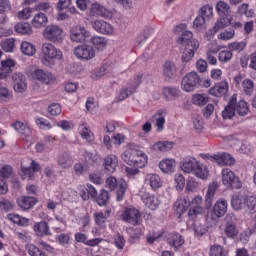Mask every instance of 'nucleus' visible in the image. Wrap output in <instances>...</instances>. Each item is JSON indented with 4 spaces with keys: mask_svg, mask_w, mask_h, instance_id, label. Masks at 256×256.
Returning a JSON list of instances; mask_svg holds the SVG:
<instances>
[{
    "mask_svg": "<svg viewBox=\"0 0 256 256\" xmlns=\"http://www.w3.org/2000/svg\"><path fill=\"white\" fill-rule=\"evenodd\" d=\"M121 157L127 165H130V167H136L137 169H143L149 161L145 152L135 150L133 148L126 149Z\"/></svg>",
    "mask_w": 256,
    "mask_h": 256,
    "instance_id": "nucleus-1",
    "label": "nucleus"
},
{
    "mask_svg": "<svg viewBox=\"0 0 256 256\" xmlns=\"http://www.w3.org/2000/svg\"><path fill=\"white\" fill-rule=\"evenodd\" d=\"M61 61L63 59V52L55 47V45L51 43H44L42 45V63L49 67L51 65V61Z\"/></svg>",
    "mask_w": 256,
    "mask_h": 256,
    "instance_id": "nucleus-2",
    "label": "nucleus"
},
{
    "mask_svg": "<svg viewBox=\"0 0 256 256\" xmlns=\"http://www.w3.org/2000/svg\"><path fill=\"white\" fill-rule=\"evenodd\" d=\"M200 157L204 159V161H211L212 163H217L220 167H226L235 165V158L227 153V152H221L217 154H200Z\"/></svg>",
    "mask_w": 256,
    "mask_h": 256,
    "instance_id": "nucleus-3",
    "label": "nucleus"
},
{
    "mask_svg": "<svg viewBox=\"0 0 256 256\" xmlns=\"http://www.w3.org/2000/svg\"><path fill=\"white\" fill-rule=\"evenodd\" d=\"M199 87H201V76L197 72H189L181 80V89L186 93H191Z\"/></svg>",
    "mask_w": 256,
    "mask_h": 256,
    "instance_id": "nucleus-4",
    "label": "nucleus"
},
{
    "mask_svg": "<svg viewBox=\"0 0 256 256\" xmlns=\"http://www.w3.org/2000/svg\"><path fill=\"white\" fill-rule=\"evenodd\" d=\"M106 187L110 191H115L116 189V201H123L127 192V182L125 180L117 181V178L110 176L106 179Z\"/></svg>",
    "mask_w": 256,
    "mask_h": 256,
    "instance_id": "nucleus-5",
    "label": "nucleus"
},
{
    "mask_svg": "<svg viewBox=\"0 0 256 256\" xmlns=\"http://www.w3.org/2000/svg\"><path fill=\"white\" fill-rule=\"evenodd\" d=\"M43 37L50 43H63V28L59 25H48L43 31Z\"/></svg>",
    "mask_w": 256,
    "mask_h": 256,
    "instance_id": "nucleus-6",
    "label": "nucleus"
},
{
    "mask_svg": "<svg viewBox=\"0 0 256 256\" xmlns=\"http://www.w3.org/2000/svg\"><path fill=\"white\" fill-rule=\"evenodd\" d=\"M221 175L222 183L225 187H228V189H241V180H239V177L235 176V173L231 171V169H223Z\"/></svg>",
    "mask_w": 256,
    "mask_h": 256,
    "instance_id": "nucleus-7",
    "label": "nucleus"
},
{
    "mask_svg": "<svg viewBox=\"0 0 256 256\" xmlns=\"http://www.w3.org/2000/svg\"><path fill=\"white\" fill-rule=\"evenodd\" d=\"M227 207H229V204L225 198L218 199L210 210L211 219H213V221H217V219L224 217V215L227 213Z\"/></svg>",
    "mask_w": 256,
    "mask_h": 256,
    "instance_id": "nucleus-8",
    "label": "nucleus"
},
{
    "mask_svg": "<svg viewBox=\"0 0 256 256\" xmlns=\"http://www.w3.org/2000/svg\"><path fill=\"white\" fill-rule=\"evenodd\" d=\"M74 55L82 61H90L95 57V49L93 46L82 44L74 48Z\"/></svg>",
    "mask_w": 256,
    "mask_h": 256,
    "instance_id": "nucleus-9",
    "label": "nucleus"
},
{
    "mask_svg": "<svg viewBox=\"0 0 256 256\" xmlns=\"http://www.w3.org/2000/svg\"><path fill=\"white\" fill-rule=\"evenodd\" d=\"M122 221L130 223V225H139L141 212L135 207H126L122 212Z\"/></svg>",
    "mask_w": 256,
    "mask_h": 256,
    "instance_id": "nucleus-10",
    "label": "nucleus"
},
{
    "mask_svg": "<svg viewBox=\"0 0 256 256\" xmlns=\"http://www.w3.org/2000/svg\"><path fill=\"white\" fill-rule=\"evenodd\" d=\"M89 35L90 33L85 29V26L76 25L72 26L70 29V40L73 41V43H83Z\"/></svg>",
    "mask_w": 256,
    "mask_h": 256,
    "instance_id": "nucleus-11",
    "label": "nucleus"
},
{
    "mask_svg": "<svg viewBox=\"0 0 256 256\" xmlns=\"http://www.w3.org/2000/svg\"><path fill=\"white\" fill-rule=\"evenodd\" d=\"M233 20H228L227 18L224 17H219L217 21L215 22L214 26L208 30L206 33V39L208 41H211L219 31L226 29V27H229V23H231Z\"/></svg>",
    "mask_w": 256,
    "mask_h": 256,
    "instance_id": "nucleus-12",
    "label": "nucleus"
},
{
    "mask_svg": "<svg viewBox=\"0 0 256 256\" xmlns=\"http://www.w3.org/2000/svg\"><path fill=\"white\" fill-rule=\"evenodd\" d=\"M167 243L174 251H179L185 245V238L179 232H172L167 236Z\"/></svg>",
    "mask_w": 256,
    "mask_h": 256,
    "instance_id": "nucleus-13",
    "label": "nucleus"
},
{
    "mask_svg": "<svg viewBox=\"0 0 256 256\" xmlns=\"http://www.w3.org/2000/svg\"><path fill=\"white\" fill-rule=\"evenodd\" d=\"M199 49V41L198 40H192L190 41L182 54V63H189L193 57H195V51Z\"/></svg>",
    "mask_w": 256,
    "mask_h": 256,
    "instance_id": "nucleus-14",
    "label": "nucleus"
},
{
    "mask_svg": "<svg viewBox=\"0 0 256 256\" xmlns=\"http://www.w3.org/2000/svg\"><path fill=\"white\" fill-rule=\"evenodd\" d=\"M229 93V82L227 80H223L215 84L214 87L209 89V94L212 97H223Z\"/></svg>",
    "mask_w": 256,
    "mask_h": 256,
    "instance_id": "nucleus-15",
    "label": "nucleus"
},
{
    "mask_svg": "<svg viewBox=\"0 0 256 256\" xmlns=\"http://www.w3.org/2000/svg\"><path fill=\"white\" fill-rule=\"evenodd\" d=\"M92 27L97 33H101L102 35H111L113 33V25L105 20L93 21Z\"/></svg>",
    "mask_w": 256,
    "mask_h": 256,
    "instance_id": "nucleus-16",
    "label": "nucleus"
},
{
    "mask_svg": "<svg viewBox=\"0 0 256 256\" xmlns=\"http://www.w3.org/2000/svg\"><path fill=\"white\" fill-rule=\"evenodd\" d=\"M216 12L219 17H224L228 21H233V14L231 13V6L227 2L220 0L216 4Z\"/></svg>",
    "mask_w": 256,
    "mask_h": 256,
    "instance_id": "nucleus-17",
    "label": "nucleus"
},
{
    "mask_svg": "<svg viewBox=\"0 0 256 256\" xmlns=\"http://www.w3.org/2000/svg\"><path fill=\"white\" fill-rule=\"evenodd\" d=\"M33 231L37 237H49L51 236V228L46 221H40L34 223Z\"/></svg>",
    "mask_w": 256,
    "mask_h": 256,
    "instance_id": "nucleus-18",
    "label": "nucleus"
},
{
    "mask_svg": "<svg viewBox=\"0 0 256 256\" xmlns=\"http://www.w3.org/2000/svg\"><path fill=\"white\" fill-rule=\"evenodd\" d=\"M190 207L191 200H189L188 196L184 198L179 197L174 204V209L179 217H181L184 213H187V209H189Z\"/></svg>",
    "mask_w": 256,
    "mask_h": 256,
    "instance_id": "nucleus-19",
    "label": "nucleus"
},
{
    "mask_svg": "<svg viewBox=\"0 0 256 256\" xmlns=\"http://www.w3.org/2000/svg\"><path fill=\"white\" fill-rule=\"evenodd\" d=\"M141 200L143 203L148 207V209H151L152 211H155L157 207L161 204V201H159V198L155 195H151L147 192H142L141 194Z\"/></svg>",
    "mask_w": 256,
    "mask_h": 256,
    "instance_id": "nucleus-20",
    "label": "nucleus"
},
{
    "mask_svg": "<svg viewBox=\"0 0 256 256\" xmlns=\"http://www.w3.org/2000/svg\"><path fill=\"white\" fill-rule=\"evenodd\" d=\"M12 81L14 91H16V93H23V91L27 89V84L25 83V76L23 75V73H14L12 75Z\"/></svg>",
    "mask_w": 256,
    "mask_h": 256,
    "instance_id": "nucleus-21",
    "label": "nucleus"
},
{
    "mask_svg": "<svg viewBox=\"0 0 256 256\" xmlns=\"http://www.w3.org/2000/svg\"><path fill=\"white\" fill-rule=\"evenodd\" d=\"M97 188L93 184H86L80 188V197L83 201H89V199H97Z\"/></svg>",
    "mask_w": 256,
    "mask_h": 256,
    "instance_id": "nucleus-22",
    "label": "nucleus"
},
{
    "mask_svg": "<svg viewBox=\"0 0 256 256\" xmlns=\"http://www.w3.org/2000/svg\"><path fill=\"white\" fill-rule=\"evenodd\" d=\"M34 78L40 83H45V85H51V83H55V75L51 72H45L44 70L38 69L34 72Z\"/></svg>",
    "mask_w": 256,
    "mask_h": 256,
    "instance_id": "nucleus-23",
    "label": "nucleus"
},
{
    "mask_svg": "<svg viewBox=\"0 0 256 256\" xmlns=\"http://www.w3.org/2000/svg\"><path fill=\"white\" fill-rule=\"evenodd\" d=\"M119 160L115 154H109L104 158L103 167L107 173H115Z\"/></svg>",
    "mask_w": 256,
    "mask_h": 256,
    "instance_id": "nucleus-24",
    "label": "nucleus"
},
{
    "mask_svg": "<svg viewBox=\"0 0 256 256\" xmlns=\"http://www.w3.org/2000/svg\"><path fill=\"white\" fill-rule=\"evenodd\" d=\"M13 67H15V60H3L0 66V79H7V77L13 73Z\"/></svg>",
    "mask_w": 256,
    "mask_h": 256,
    "instance_id": "nucleus-25",
    "label": "nucleus"
},
{
    "mask_svg": "<svg viewBox=\"0 0 256 256\" xmlns=\"http://www.w3.org/2000/svg\"><path fill=\"white\" fill-rule=\"evenodd\" d=\"M145 184L149 185L152 191H157V189L163 187V180L161 179V176L157 174H147L145 176Z\"/></svg>",
    "mask_w": 256,
    "mask_h": 256,
    "instance_id": "nucleus-26",
    "label": "nucleus"
},
{
    "mask_svg": "<svg viewBox=\"0 0 256 256\" xmlns=\"http://www.w3.org/2000/svg\"><path fill=\"white\" fill-rule=\"evenodd\" d=\"M17 205L24 211H28V209H33L37 205V199L31 196H20L17 199Z\"/></svg>",
    "mask_w": 256,
    "mask_h": 256,
    "instance_id": "nucleus-27",
    "label": "nucleus"
},
{
    "mask_svg": "<svg viewBox=\"0 0 256 256\" xmlns=\"http://www.w3.org/2000/svg\"><path fill=\"white\" fill-rule=\"evenodd\" d=\"M90 13L93 17H104V19H109V17H111V12L97 2L91 5Z\"/></svg>",
    "mask_w": 256,
    "mask_h": 256,
    "instance_id": "nucleus-28",
    "label": "nucleus"
},
{
    "mask_svg": "<svg viewBox=\"0 0 256 256\" xmlns=\"http://www.w3.org/2000/svg\"><path fill=\"white\" fill-rule=\"evenodd\" d=\"M222 117L223 119H237V114L235 112V95H232L228 104L222 111Z\"/></svg>",
    "mask_w": 256,
    "mask_h": 256,
    "instance_id": "nucleus-29",
    "label": "nucleus"
},
{
    "mask_svg": "<svg viewBox=\"0 0 256 256\" xmlns=\"http://www.w3.org/2000/svg\"><path fill=\"white\" fill-rule=\"evenodd\" d=\"M234 109L236 117H246V115H249V104L245 100L237 102V95H235Z\"/></svg>",
    "mask_w": 256,
    "mask_h": 256,
    "instance_id": "nucleus-30",
    "label": "nucleus"
},
{
    "mask_svg": "<svg viewBox=\"0 0 256 256\" xmlns=\"http://www.w3.org/2000/svg\"><path fill=\"white\" fill-rule=\"evenodd\" d=\"M175 167H177V162L175 159H163L159 163V169L162 171V173H166L167 175L175 173Z\"/></svg>",
    "mask_w": 256,
    "mask_h": 256,
    "instance_id": "nucleus-31",
    "label": "nucleus"
},
{
    "mask_svg": "<svg viewBox=\"0 0 256 256\" xmlns=\"http://www.w3.org/2000/svg\"><path fill=\"white\" fill-rule=\"evenodd\" d=\"M246 204H247L246 196H243L241 194H236L232 196L231 207L235 211H241V209H244Z\"/></svg>",
    "mask_w": 256,
    "mask_h": 256,
    "instance_id": "nucleus-32",
    "label": "nucleus"
},
{
    "mask_svg": "<svg viewBox=\"0 0 256 256\" xmlns=\"http://www.w3.org/2000/svg\"><path fill=\"white\" fill-rule=\"evenodd\" d=\"M78 131L82 139H85L88 143H93L95 136L93 135L91 129H89V126H87L86 122L79 124Z\"/></svg>",
    "mask_w": 256,
    "mask_h": 256,
    "instance_id": "nucleus-33",
    "label": "nucleus"
},
{
    "mask_svg": "<svg viewBox=\"0 0 256 256\" xmlns=\"http://www.w3.org/2000/svg\"><path fill=\"white\" fill-rule=\"evenodd\" d=\"M221 51V46L211 43L208 46V51L206 53L207 61L210 65H217V58L213 55H217Z\"/></svg>",
    "mask_w": 256,
    "mask_h": 256,
    "instance_id": "nucleus-34",
    "label": "nucleus"
},
{
    "mask_svg": "<svg viewBox=\"0 0 256 256\" xmlns=\"http://www.w3.org/2000/svg\"><path fill=\"white\" fill-rule=\"evenodd\" d=\"M198 163H199V161H197V159H195V158H185L181 162L180 167L184 173H192L193 174Z\"/></svg>",
    "mask_w": 256,
    "mask_h": 256,
    "instance_id": "nucleus-35",
    "label": "nucleus"
},
{
    "mask_svg": "<svg viewBox=\"0 0 256 256\" xmlns=\"http://www.w3.org/2000/svg\"><path fill=\"white\" fill-rule=\"evenodd\" d=\"M111 217V209H106L105 212H95L94 221L98 227H105L107 219Z\"/></svg>",
    "mask_w": 256,
    "mask_h": 256,
    "instance_id": "nucleus-36",
    "label": "nucleus"
},
{
    "mask_svg": "<svg viewBox=\"0 0 256 256\" xmlns=\"http://www.w3.org/2000/svg\"><path fill=\"white\" fill-rule=\"evenodd\" d=\"M39 169H41V166L39 165V163L35 162V160H32L29 167L21 165V171L24 177H28V179H33V175H35V173H37Z\"/></svg>",
    "mask_w": 256,
    "mask_h": 256,
    "instance_id": "nucleus-37",
    "label": "nucleus"
},
{
    "mask_svg": "<svg viewBox=\"0 0 256 256\" xmlns=\"http://www.w3.org/2000/svg\"><path fill=\"white\" fill-rule=\"evenodd\" d=\"M7 219L8 221H11V223H14V225H18L19 227L29 226V219L23 216H20L19 214H15V213L8 214Z\"/></svg>",
    "mask_w": 256,
    "mask_h": 256,
    "instance_id": "nucleus-38",
    "label": "nucleus"
},
{
    "mask_svg": "<svg viewBox=\"0 0 256 256\" xmlns=\"http://www.w3.org/2000/svg\"><path fill=\"white\" fill-rule=\"evenodd\" d=\"M175 73H177V66L175 63L171 61H167L163 65V75L166 77V79H172V77H175Z\"/></svg>",
    "mask_w": 256,
    "mask_h": 256,
    "instance_id": "nucleus-39",
    "label": "nucleus"
},
{
    "mask_svg": "<svg viewBox=\"0 0 256 256\" xmlns=\"http://www.w3.org/2000/svg\"><path fill=\"white\" fill-rule=\"evenodd\" d=\"M20 51L23 55H27V57H33L37 53V48L32 43L23 41L20 45Z\"/></svg>",
    "mask_w": 256,
    "mask_h": 256,
    "instance_id": "nucleus-40",
    "label": "nucleus"
},
{
    "mask_svg": "<svg viewBox=\"0 0 256 256\" xmlns=\"http://www.w3.org/2000/svg\"><path fill=\"white\" fill-rule=\"evenodd\" d=\"M224 233L229 239H235L237 237L239 230L237 229V225L233 221L226 222Z\"/></svg>",
    "mask_w": 256,
    "mask_h": 256,
    "instance_id": "nucleus-41",
    "label": "nucleus"
},
{
    "mask_svg": "<svg viewBox=\"0 0 256 256\" xmlns=\"http://www.w3.org/2000/svg\"><path fill=\"white\" fill-rule=\"evenodd\" d=\"M192 175H195V177H198V179H207V177H209V168H207L205 164L198 162Z\"/></svg>",
    "mask_w": 256,
    "mask_h": 256,
    "instance_id": "nucleus-42",
    "label": "nucleus"
},
{
    "mask_svg": "<svg viewBox=\"0 0 256 256\" xmlns=\"http://www.w3.org/2000/svg\"><path fill=\"white\" fill-rule=\"evenodd\" d=\"M163 95L167 101H173L181 95V90L175 87H165L163 88Z\"/></svg>",
    "mask_w": 256,
    "mask_h": 256,
    "instance_id": "nucleus-43",
    "label": "nucleus"
},
{
    "mask_svg": "<svg viewBox=\"0 0 256 256\" xmlns=\"http://www.w3.org/2000/svg\"><path fill=\"white\" fill-rule=\"evenodd\" d=\"M47 15L45 13H38L32 19V25L36 29H41V27H45L47 25Z\"/></svg>",
    "mask_w": 256,
    "mask_h": 256,
    "instance_id": "nucleus-44",
    "label": "nucleus"
},
{
    "mask_svg": "<svg viewBox=\"0 0 256 256\" xmlns=\"http://www.w3.org/2000/svg\"><path fill=\"white\" fill-rule=\"evenodd\" d=\"M217 192V186L209 185L206 196H205V207L206 209H211L213 205V199L215 197V193Z\"/></svg>",
    "mask_w": 256,
    "mask_h": 256,
    "instance_id": "nucleus-45",
    "label": "nucleus"
},
{
    "mask_svg": "<svg viewBox=\"0 0 256 256\" xmlns=\"http://www.w3.org/2000/svg\"><path fill=\"white\" fill-rule=\"evenodd\" d=\"M58 165L62 167V169H69L71 165H73V159L71 155L68 153H63L58 156Z\"/></svg>",
    "mask_w": 256,
    "mask_h": 256,
    "instance_id": "nucleus-46",
    "label": "nucleus"
},
{
    "mask_svg": "<svg viewBox=\"0 0 256 256\" xmlns=\"http://www.w3.org/2000/svg\"><path fill=\"white\" fill-rule=\"evenodd\" d=\"M209 256H229V251L219 244H214L209 249Z\"/></svg>",
    "mask_w": 256,
    "mask_h": 256,
    "instance_id": "nucleus-47",
    "label": "nucleus"
},
{
    "mask_svg": "<svg viewBox=\"0 0 256 256\" xmlns=\"http://www.w3.org/2000/svg\"><path fill=\"white\" fill-rule=\"evenodd\" d=\"M153 151H160L161 153H165L171 149H173V142L169 141H159L153 144L152 146Z\"/></svg>",
    "mask_w": 256,
    "mask_h": 256,
    "instance_id": "nucleus-48",
    "label": "nucleus"
},
{
    "mask_svg": "<svg viewBox=\"0 0 256 256\" xmlns=\"http://www.w3.org/2000/svg\"><path fill=\"white\" fill-rule=\"evenodd\" d=\"M90 43L97 49L98 51H103L107 47V40L105 37L94 36L91 38Z\"/></svg>",
    "mask_w": 256,
    "mask_h": 256,
    "instance_id": "nucleus-49",
    "label": "nucleus"
},
{
    "mask_svg": "<svg viewBox=\"0 0 256 256\" xmlns=\"http://www.w3.org/2000/svg\"><path fill=\"white\" fill-rule=\"evenodd\" d=\"M16 33L20 35H31L33 33V27L29 23H18L14 27Z\"/></svg>",
    "mask_w": 256,
    "mask_h": 256,
    "instance_id": "nucleus-50",
    "label": "nucleus"
},
{
    "mask_svg": "<svg viewBox=\"0 0 256 256\" xmlns=\"http://www.w3.org/2000/svg\"><path fill=\"white\" fill-rule=\"evenodd\" d=\"M241 88L243 93L246 95H253V92L255 91V83L251 79H244L241 84Z\"/></svg>",
    "mask_w": 256,
    "mask_h": 256,
    "instance_id": "nucleus-51",
    "label": "nucleus"
},
{
    "mask_svg": "<svg viewBox=\"0 0 256 256\" xmlns=\"http://www.w3.org/2000/svg\"><path fill=\"white\" fill-rule=\"evenodd\" d=\"M94 199L99 207H103L107 205V202L109 201V192L105 189H102Z\"/></svg>",
    "mask_w": 256,
    "mask_h": 256,
    "instance_id": "nucleus-52",
    "label": "nucleus"
},
{
    "mask_svg": "<svg viewBox=\"0 0 256 256\" xmlns=\"http://www.w3.org/2000/svg\"><path fill=\"white\" fill-rule=\"evenodd\" d=\"M13 127L21 135H24V137H29V135H31V128L26 126L25 123L16 122L13 124Z\"/></svg>",
    "mask_w": 256,
    "mask_h": 256,
    "instance_id": "nucleus-53",
    "label": "nucleus"
},
{
    "mask_svg": "<svg viewBox=\"0 0 256 256\" xmlns=\"http://www.w3.org/2000/svg\"><path fill=\"white\" fill-rule=\"evenodd\" d=\"M130 234V243H135V241H139L141 236L143 235V228L141 227H135L129 229Z\"/></svg>",
    "mask_w": 256,
    "mask_h": 256,
    "instance_id": "nucleus-54",
    "label": "nucleus"
},
{
    "mask_svg": "<svg viewBox=\"0 0 256 256\" xmlns=\"http://www.w3.org/2000/svg\"><path fill=\"white\" fill-rule=\"evenodd\" d=\"M191 41H196L195 39H193V32L191 31H184L178 38V43L180 45L187 46V44L191 43Z\"/></svg>",
    "mask_w": 256,
    "mask_h": 256,
    "instance_id": "nucleus-55",
    "label": "nucleus"
},
{
    "mask_svg": "<svg viewBox=\"0 0 256 256\" xmlns=\"http://www.w3.org/2000/svg\"><path fill=\"white\" fill-rule=\"evenodd\" d=\"M26 250L30 256H47V253L43 252V250L39 249V247L34 244H28Z\"/></svg>",
    "mask_w": 256,
    "mask_h": 256,
    "instance_id": "nucleus-56",
    "label": "nucleus"
},
{
    "mask_svg": "<svg viewBox=\"0 0 256 256\" xmlns=\"http://www.w3.org/2000/svg\"><path fill=\"white\" fill-rule=\"evenodd\" d=\"M192 103L199 106L207 105L209 103V97L205 94H195L192 97Z\"/></svg>",
    "mask_w": 256,
    "mask_h": 256,
    "instance_id": "nucleus-57",
    "label": "nucleus"
},
{
    "mask_svg": "<svg viewBox=\"0 0 256 256\" xmlns=\"http://www.w3.org/2000/svg\"><path fill=\"white\" fill-rule=\"evenodd\" d=\"M1 48L6 53H13V49H15V39L9 38V39L3 40L1 43Z\"/></svg>",
    "mask_w": 256,
    "mask_h": 256,
    "instance_id": "nucleus-58",
    "label": "nucleus"
},
{
    "mask_svg": "<svg viewBox=\"0 0 256 256\" xmlns=\"http://www.w3.org/2000/svg\"><path fill=\"white\" fill-rule=\"evenodd\" d=\"M233 59V52L231 50H223L218 54L220 63H229Z\"/></svg>",
    "mask_w": 256,
    "mask_h": 256,
    "instance_id": "nucleus-59",
    "label": "nucleus"
},
{
    "mask_svg": "<svg viewBox=\"0 0 256 256\" xmlns=\"http://www.w3.org/2000/svg\"><path fill=\"white\" fill-rule=\"evenodd\" d=\"M165 113V110H158L154 117H158L156 119V126H157V131H163V127H165V117L161 116Z\"/></svg>",
    "mask_w": 256,
    "mask_h": 256,
    "instance_id": "nucleus-60",
    "label": "nucleus"
},
{
    "mask_svg": "<svg viewBox=\"0 0 256 256\" xmlns=\"http://www.w3.org/2000/svg\"><path fill=\"white\" fill-rule=\"evenodd\" d=\"M205 211L203 206H190V209L188 211V217L190 219H195L197 215H202V213Z\"/></svg>",
    "mask_w": 256,
    "mask_h": 256,
    "instance_id": "nucleus-61",
    "label": "nucleus"
},
{
    "mask_svg": "<svg viewBox=\"0 0 256 256\" xmlns=\"http://www.w3.org/2000/svg\"><path fill=\"white\" fill-rule=\"evenodd\" d=\"M125 237H123V235H121V233H117L114 236V245L115 247H117L120 251H123V249H125Z\"/></svg>",
    "mask_w": 256,
    "mask_h": 256,
    "instance_id": "nucleus-62",
    "label": "nucleus"
},
{
    "mask_svg": "<svg viewBox=\"0 0 256 256\" xmlns=\"http://www.w3.org/2000/svg\"><path fill=\"white\" fill-rule=\"evenodd\" d=\"M200 15L204 19H209L210 17H213V6L209 4L202 6L200 9Z\"/></svg>",
    "mask_w": 256,
    "mask_h": 256,
    "instance_id": "nucleus-63",
    "label": "nucleus"
},
{
    "mask_svg": "<svg viewBox=\"0 0 256 256\" xmlns=\"http://www.w3.org/2000/svg\"><path fill=\"white\" fill-rule=\"evenodd\" d=\"M246 205L250 213H256V196L246 198Z\"/></svg>",
    "mask_w": 256,
    "mask_h": 256,
    "instance_id": "nucleus-64",
    "label": "nucleus"
}]
</instances>
